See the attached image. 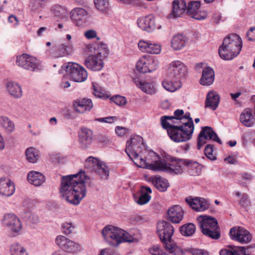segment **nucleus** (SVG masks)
Segmentation results:
<instances>
[{
    "mask_svg": "<svg viewBox=\"0 0 255 255\" xmlns=\"http://www.w3.org/2000/svg\"><path fill=\"white\" fill-rule=\"evenodd\" d=\"M238 255H255V245L246 248L240 247L238 249Z\"/></svg>",
    "mask_w": 255,
    "mask_h": 255,
    "instance_id": "46",
    "label": "nucleus"
},
{
    "mask_svg": "<svg viewBox=\"0 0 255 255\" xmlns=\"http://www.w3.org/2000/svg\"><path fill=\"white\" fill-rule=\"evenodd\" d=\"M56 243L63 251L69 253H77L82 249L79 244L61 235L57 236L56 239Z\"/></svg>",
    "mask_w": 255,
    "mask_h": 255,
    "instance_id": "12",
    "label": "nucleus"
},
{
    "mask_svg": "<svg viewBox=\"0 0 255 255\" xmlns=\"http://www.w3.org/2000/svg\"><path fill=\"white\" fill-rule=\"evenodd\" d=\"M139 49L144 52L150 54H158L161 51L160 46L152 43L150 41L140 40L138 44Z\"/></svg>",
    "mask_w": 255,
    "mask_h": 255,
    "instance_id": "24",
    "label": "nucleus"
},
{
    "mask_svg": "<svg viewBox=\"0 0 255 255\" xmlns=\"http://www.w3.org/2000/svg\"><path fill=\"white\" fill-rule=\"evenodd\" d=\"M102 98V97H99ZM105 99H109L111 102H113L118 106H124L127 103V100L125 97H104Z\"/></svg>",
    "mask_w": 255,
    "mask_h": 255,
    "instance_id": "47",
    "label": "nucleus"
},
{
    "mask_svg": "<svg viewBox=\"0 0 255 255\" xmlns=\"http://www.w3.org/2000/svg\"><path fill=\"white\" fill-rule=\"evenodd\" d=\"M86 67L93 71H100L104 67L103 59L92 54L87 57L84 61Z\"/></svg>",
    "mask_w": 255,
    "mask_h": 255,
    "instance_id": "18",
    "label": "nucleus"
},
{
    "mask_svg": "<svg viewBox=\"0 0 255 255\" xmlns=\"http://www.w3.org/2000/svg\"><path fill=\"white\" fill-rule=\"evenodd\" d=\"M207 139H212L220 144H222V141L213 128L208 126L203 127L198 136L197 148L198 149H201V147L206 142V140Z\"/></svg>",
    "mask_w": 255,
    "mask_h": 255,
    "instance_id": "11",
    "label": "nucleus"
},
{
    "mask_svg": "<svg viewBox=\"0 0 255 255\" xmlns=\"http://www.w3.org/2000/svg\"><path fill=\"white\" fill-rule=\"evenodd\" d=\"M142 138L139 136L131 137L130 140L127 143L126 152L128 157L138 167L148 169L154 171L161 172H175L180 173V168L174 169V166H168L165 160L161 159L156 155L157 159L153 163H148L142 157L139 155L141 150Z\"/></svg>",
    "mask_w": 255,
    "mask_h": 255,
    "instance_id": "1",
    "label": "nucleus"
},
{
    "mask_svg": "<svg viewBox=\"0 0 255 255\" xmlns=\"http://www.w3.org/2000/svg\"><path fill=\"white\" fill-rule=\"evenodd\" d=\"M96 8L102 12H106L109 9L108 0H94Z\"/></svg>",
    "mask_w": 255,
    "mask_h": 255,
    "instance_id": "44",
    "label": "nucleus"
},
{
    "mask_svg": "<svg viewBox=\"0 0 255 255\" xmlns=\"http://www.w3.org/2000/svg\"><path fill=\"white\" fill-rule=\"evenodd\" d=\"M134 82L145 93L150 95H152L154 93L155 88L152 84L147 82L142 83L136 79L134 80Z\"/></svg>",
    "mask_w": 255,
    "mask_h": 255,
    "instance_id": "35",
    "label": "nucleus"
},
{
    "mask_svg": "<svg viewBox=\"0 0 255 255\" xmlns=\"http://www.w3.org/2000/svg\"><path fill=\"white\" fill-rule=\"evenodd\" d=\"M207 12L206 11H197L191 16L193 18L197 20L205 19L207 16Z\"/></svg>",
    "mask_w": 255,
    "mask_h": 255,
    "instance_id": "54",
    "label": "nucleus"
},
{
    "mask_svg": "<svg viewBox=\"0 0 255 255\" xmlns=\"http://www.w3.org/2000/svg\"><path fill=\"white\" fill-rule=\"evenodd\" d=\"M128 131V129L124 127L118 126L116 128L115 131L119 136H123Z\"/></svg>",
    "mask_w": 255,
    "mask_h": 255,
    "instance_id": "60",
    "label": "nucleus"
},
{
    "mask_svg": "<svg viewBox=\"0 0 255 255\" xmlns=\"http://www.w3.org/2000/svg\"><path fill=\"white\" fill-rule=\"evenodd\" d=\"M65 67V71L70 79L76 82L85 81L88 76L85 69L79 64L74 63H68Z\"/></svg>",
    "mask_w": 255,
    "mask_h": 255,
    "instance_id": "9",
    "label": "nucleus"
},
{
    "mask_svg": "<svg viewBox=\"0 0 255 255\" xmlns=\"http://www.w3.org/2000/svg\"><path fill=\"white\" fill-rule=\"evenodd\" d=\"M91 51L94 50L93 54L95 55L98 56L102 58H105L109 52L107 46L104 44H98L94 46L90 47Z\"/></svg>",
    "mask_w": 255,
    "mask_h": 255,
    "instance_id": "31",
    "label": "nucleus"
},
{
    "mask_svg": "<svg viewBox=\"0 0 255 255\" xmlns=\"http://www.w3.org/2000/svg\"><path fill=\"white\" fill-rule=\"evenodd\" d=\"M240 122L245 126L252 127L254 122V117L252 111L249 108L245 109L241 113L240 117Z\"/></svg>",
    "mask_w": 255,
    "mask_h": 255,
    "instance_id": "27",
    "label": "nucleus"
},
{
    "mask_svg": "<svg viewBox=\"0 0 255 255\" xmlns=\"http://www.w3.org/2000/svg\"><path fill=\"white\" fill-rule=\"evenodd\" d=\"M0 125L8 133L12 132L15 129L14 124L6 117H0Z\"/></svg>",
    "mask_w": 255,
    "mask_h": 255,
    "instance_id": "34",
    "label": "nucleus"
},
{
    "mask_svg": "<svg viewBox=\"0 0 255 255\" xmlns=\"http://www.w3.org/2000/svg\"><path fill=\"white\" fill-rule=\"evenodd\" d=\"M9 252L10 255H29L25 248L18 244L11 245Z\"/></svg>",
    "mask_w": 255,
    "mask_h": 255,
    "instance_id": "37",
    "label": "nucleus"
},
{
    "mask_svg": "<svg viewBox=\"0 0 255 255\" xmlns=\"http://www.w3.org/2000/svg\"><path fill=\"white\" fill-rule=\"evenodd\" d=\"M84 35L88 39H92L97 36V33L95 30H89L85 32Z\"/></svg>",
    "mask_w": 255,
    "mask_h": 255,
    "instance_id": "61",
    "label": "nucleus"
},
{
    "mask_svg": "<svg viewBox=\"0 0 255 255\" xmlns=\"http://www.w3.org/2000/svg\"><path fill=\"white\" fill-rule=\"evenodd\" d=\"M157 232L164 249L170 255H184L183 252L172 240L174 229L167 221H160L157 225Z\"/></svg>",
    "mask_w": 255,
    "mask_h": 255,
    "instance_id": "3",
    "label": "nucleus"
},
{
    "mask_svg": "<svg viewBox=\"0 0 255 255\" xmlns=\"http://www.w3.org/2000/svg\"><path fill=\"white\" fill-rule=\"evenodd\" d=\"M87 17V11L82 8H76L71 12V18L72 20L76 22L77 26L82 25L83 21H84Z\"/></svg>",
    "mask_w": 255,
    "mask_h": 255,
    "instance_id": "25",
    "label": "nucleus"
},
{
    "mask_svg": "<svg viewBox=\"0 0 255 255\" xmlns=\"http://www.w3.org/2000/svg\"><path fill=\"white\" fill-rule=\"evenodd\" d=\"M93 86L94 96H109L105 90L96 85V84H93Z\"/></svg>",
    "mask_w": 255,
    "mask_h": 255,
    "instance_id": "53",
    "label": "nucleus"
},
{
    "mask_svg": "<svg viewBox=\"0 0 255 255\" xmlns=\"http://www.w3.org/2000/svg\"><path fill=\"white\" fill-rule=\"evenodd\" d=\"M5 86L7 92L11 96H21L22 94L21 86L14 81L7 80Z\"/></svg>",
    "mask_w": 255,
    "mask_h": 255,
    "instance_id": "28",
    "label": "nucleus"
},
{
    "mask_svg": "<svg viewBox=\"0 0 255 255\" xmlns=\"http://www.w3.org/2000/svg\"><path fill=\"white\" fill-rule=\"evenodd\" d=\"M90 180L85 172L63 176L61 180L60 193L62 197L73 205H78L86 195L85 182Z\"/></svg>",
    "mask_w": 255,
    "mask_h": 255,
    "instance_id": "2",
    "label": "nucleus"
},
{
    "mask_svg": "<svg viewBox=\"0 0 255 255\" xmlns=\"http://www.w3.org/2000/svg\"><path fill=\"white\" fill-rule=\"evenodd\" d=\"M238 250L236 251H232L229 249H222L220 252V255H238Z\"/></svg>",
    "mask_w": 255,
    "mask_h": 255,
    "instance_id": "55",
    "label": "nucleus"
},
{
    "mask_svg": "<svg viewBox=\"0 0 255 255\" xmlns=\"http://www.w3.org/2000/svg\"><path fill=\"white\" fill-rule=\"evenodd\" d=\"M155 187L160 191L164 192L168 187V183L166 179L161 177H152L150 178Z\"/></svg>",
    "mask_w": 255,
    "mask_h": 255,
    "instance_id": "32",
    "label": "nucleus"
},
{
    "mask_svg": "<svg viewBox=\"0 0 255 255\" xmlns=\"http://www.w3.org/2000/svg\"><path fill=\"white\" fill-rule=\"evenodd\" d=\"M41 69V61L39 59L33 57V71L35 70H40Z\"/></svg>",
    "mask_w": 255,
    "mask_h": 255,
    "instance_id": "56",
    "label": "nucleus"
},
{
    "mask_svg": "<svg viewBox=\"0 0 255 255\" xmlns=\"http://www.w3.org/2000/svg\"><path fill=\"white\" fill-rule=\"evenodd\" d=\"M45 181V178L43 174L38 171H33V185L39 186Z\"/></svg>",
    "mask_w": 255,
    "mask_h": 255,
    "instance_id": "45",
    "label": "nucleus"
},
{
    "mask_svg": "<svg viewBox=\"0 0 255 255\" xmlns=\"http://www.w3.org/2000/svg\"><path fill=\"white\" fill-rule=\"evenodd\" d=\"M4 225L8 227L14 233H17L21 229L22 225L19 219L14 214H5L2 220Z\"/></svg>",
    "mask_w": 255,
    "mask_h": 255,
    "instance_id": "16",
    "label": "nucleus"
},
{
    "mask_svg": "<svg viewBox=\"0 0 255 255\" xmlns=\"http://www.w3.org/2000/svg\"><path fill=\"white\" fill-rule=\"evenodd\" d=\"M200 2L198 0L190 1L189 2L186 9L187 13L190 16L195 12H197L200 7Z\"/></svg>",
    "mask_w": 255,
    "mask_h": 255,
    "instance_id": "41",
    "label": "nucleus"
},
{
    "mask_svg": "<svg viewBox=\"0 0 255 255\" xmlns=\"http://www.w3.org/2000/svg\"><path fill=\"white\" fill-rule=\"evenodd\" d=\"M197 221L204 235L214 240L220 238V228L216 219L209 216L202 215L199 216Z\"/></svg>",
    "mask_w": 255,
    "mask_h": 255,
    "instance_id": "6",
    "label": "nucleus"
},
{
    "mask_svg": "<svg viewBox=\"0 0 255 255\" xmlns=\"http://www.w3.org/2000/svg\"><path fill=\"white\" fill-rule=\"evenodd\" d=\"M186 38L182 34L175 35L172 39L171 44L172 47L175 50L181 49L186 44Z\"/></svg>",
    "mask_w": 255,
    "mask_h": 255,
    "instance_id": "30",
    "label": "nucleus"
},
{
    "mask_svg": "<svg viewBox=\"0 0 255 255\" xmlns=\"http://www.w3.org/2000/svg\"><path fill=\"white\" fill-rule=\"evenodd\" d=\"M163 87L167 91L173 92L179 89L182 85L180 80L173 83L171 81H163L162 83Z\"/></svg>",
    "mask_w": 255,
    "mask_h": 255,
    "instance_id": "36",
    "label": "nucleus"
},
{
    "mask_svg": "<svg viewBox=\"0 0 255 255\" xmlns=\"http://www.w3.org/2000/svg\"><path fill=\"white\" fill-rule=\"evenodd\" d=\"M105 240L112 246H118L123 242L131 243L134 238L128 232L112 225L106 226L102 230Z\"/></svg>",
    "mask_w": 255,
    "mask_h": 255,
    "instance_id": "5",
    "label": "nucleus"
},
{
    "mask_svg": "<svg viewBox=\"0 0 255 255\" xmlns=\"http://www.w3.org/2000/svg\"><path fill=\"white\" fill-rule=\"evenodd\" d=\"M15 192V185L12 181L6 177L0 178V194L10 196Z\"/></svg>",
    "mask_w": 255,
    "mask_h": 255,
    "instance_id": "21",
    "label": "nucleus"
},
{
    "mask_svg": "<svg viewBox=\"0 0 255 255\" xmlns=\"http://www.w3.org/2000/svg\"><path fill=\"white\" fill-rule=\"evenodd\" d=\"M39 151L33 148V163H36L40 158Z\"/></svg>",
    "mask_w": 255,
    "mask_h": 255,
    "instance_id": "63",
    "label": "nucleus"
},
{
    "mask_svg": "<svg viewBox=\"0 0 255 255\" xmlns=\"http://www.w3.org/2000/svg\"><path fill=\"white\" fill-rule=\"evenodd\" d=\"M68 46L64 44L58 45L55 50V54L57 57H63L69 54Z\"/></svg>",
    "mask_w": 255,
    "mask_h": 255,
    "instance_id": "49",
    "label": "nucleus"
},
{
    "mask_svg": "<svg viewBox=\"0 0 255 255\" xmlns=\"http://www.w3.org/2000/svg\"><path fill=\"white\" fill-rule=\"evenodd\" d=\"M53 13L55 17L62 19L66 17V11L65 9L60 6H55L52 10Z\"/></svg>",
    "mask_w": 255,
    "mask_h": 255,
    "instance_id": "48",
    "label": "nucleus"
},
{
    "mask_svg": "<svg viewBox=\"0 0 255 255\" xmlns=\"http://www.w3.org/2000/svg\"><path fill=\"white\" fill-rule=\"evenodd\" d=\"M17 64L24 69H29L32 67V56L26 54L17 56Z\"/></svg>",
    "mask_w": 255,
    "mask_h": 255,
    "instance_id": "29",
    "label": "nucleus"
},
{
    "mask_svg": "<svg viewBox=\"0 0 255 255\" xmlns=\"http://www.w3.org/2000/svg\"><path fill=\"white\" fill-rule=\"evenodd\" d=\"M230 234L232 240L240 243H247L252 239V236L249 232L240 227L232 228Z\"/></svg>",
    "mask_w": 255,
    "mask_h": 255,
    "instance_id": "13",
    "label": "nucleus"
},
{
    "mask_svg": "<svg viewBox=\"0 0 255 255\" xmlns=\"http://www.w3.org/2000/svg\"><path fill=\"white\" fill-rule=\"evenodd\" d=\"M101 162L98 158L90 156L85 161V167L91 171H95Z\"/></svg>",
    "mask_w": 255,
    "mask_h": 255,
    "instance_id": "39",
    "label": "nucleus"
},
{
    "mask_svg": "<svg viewBox=\"0 0 255 255\" xmlns=\"http://www.w3.org/2000/svg\"><path fill=\"white\" fill-rule=\"evenodd\" d=\"M170 128L168 129V135L175 142H185L190 139L192 136L193 131L181 124Z\"/></svg>",
    "mask_w": 255,
    "mask_h": 255,
    "instance_id": "8",
    "label": "nucleus"
},
{
    "mask_svg": "<svg viewBox=\"0 0 255 255\" xmlns=\"http://www.w3.org/2000/svg\"><path fill=\"white\" fill-rule=\"evenodd\" d=\"M168 220L173 223H179L183 219L184 212L181 206L174 205L167 211Z\"/></svg>",
    "mask_w": 255,
    "mask_h": 255,
    "instance_id": "22",
    "label": "nucleus"
},
{
    "mask_svg": "<svg viewBox=\"0 0 255 255\" xmlns=\"http://www.w3.org/2000/svg\"><path fill=\"white\" fill-rule=\"evenodd\" d=\"M213 145L211 144H207L204 150L205 155L208 159L211 160H215L216 157L213 155Z\"/></svg>",
    "mask_w": 255,
    "mask_h": 255,
    "instance_id": "52",
    "label": "nucleus"
},
{
    "mask_svg": "<svg viewBox=\"0 0 255 255\" xmlns=\"http://www.w3.org/2000/svg\"><path fill=\"white\" fill-rule=\"evenodd\" d=\"M62 229L64 234L68 235L73 233L75 226L71 223L66 222L62 225Z\"/></svg>",
    "mask_w": 255,
    "mask_h": 255,
    "instance_id": "51",
    "label": "nucleus"
},
{
    "mask_svg": "<svg viewBox=\"0 0 255 255\" xmlns=\"http://www.w3.org/2000/svg\"><path fill=\"white\" fill-rule=\"evenodd\" d=\"M187 7L186 3L184 0H174L172 2V9L169 18H177L180 17L185 12Z\"/></svg>",
    "mask_w": 255,
    "mask_h": 255,
    "instance_id": "23",
    "label": "nucleus"
},
{
    "mask_svg": "<svg viewBox=\"0 0 255 255\" xmlns=\"http://www.w3.org/2000/svg\"><path fill=\"white\" fill-rule=\"evenodd\" d=\"M167 159L170 162H175L174 163H167L168 166L173 167L174 168H178V167L181 169V172L180 173H176L175 172H167L171 174H181L183 172V169L182 168L181 165L184 166V169L186 170L189 174L191 176H197L199 175L201 172V166L196 162H192L187 159H181L176 158L174 157H170Z\"/></svg>",
    "mask_w": 255,
    "mask_h": 255,
    "instance_id": "7",
    "label": "nucleus"
},
{
    "mask_svg": "<svg viewBox=\"0 0 255 255\" xmlns=\"http://www.w3.org/2000/svg\"><path fill=\"white\" fill-rule=\"evenodd\" d=\"M242 48L241 38L236 34H231L224 39L219 47L218 52L220 57L225 60H230L236 57Z\"/></svg>",
    "mask_w": 255,
    "mask_h": 255,
    "instance_id": "4",
    "label": "nucleus"
},
{
    "mask_svg": "<svg viewBox=\"0 0 255 255\" xmlns=\"http://www.w3.org/2000/svg\"><path fill=\"white\" fill-rule=\"evenodd\" d=\"M184 112L182 110H177L174 112V119L178 121H181V118L180 117L183 116Z\"/></svg>",
    "mask_w": 255,
    "mask_h": 255,
    "instance_id": "62",
    "label": "nucleus"
},
{
    "mask_svg": "<svg viewBox=\"0 0 255 255\" xmlns=\"http://www.w3.org/2000/svg\"><path fill=\"white\" fill-rule=\"evenodd\" d=\"M185 201L193 210L197 212H203L209 208V204L203 198L189 196L185 198Z\"/></svg>",
    "mask_w": 255,
    "mask_h": 255,
    "instance_id": "15",
    "label": "nucleus"
},
{
    "mask_svg": "<svg viewBox=\"0 0 255 255\" xmlns=\"http://www.w3.org/2000/svg\"><path fill=\"white\" fill-rule=\"evenodd\" d=\"M99 255H118L115 252L110 248L103 249Z\"/></svg>",
    "mask_w": 255,
    "mask_h": 255,
    "instance_id": "59",
    "label": "nucleus"
},
{
    "mask_svg": "<svg viewBox=\"0 0 255 255\" xmlns=\"http://www.w3.org/2000/svg\"><path fill=\"white\" fill-rule=\"evenodd\" d=\"M157 65V62L153 59L143 56L138 60L136 68L137 71L145 73L155 70Z\"/></svg>",
    "mask_w": 255,
    "mask_h": 255,
    "instance_id": "14",
    "label": "nucleus"
},
{
    "mask_svg": "<svg viewBox=\"0 0 255 255\" xmlns=\"http://www.w3.org/2000/svg\"><path fill=\"white\" fill-rule=\"evenodd\" d=\"M195 226L192 223L185 224L180 228L181 234L184 236H192L195 232Z\"/></svg>",
    "mask_w": 255,
    "mask_h": 255,
    "instance_id": "40",
    "label": "nucleus"
},
{
    "mask_svg": "<svg viewBox=\"0 0 255 255\" xmlns=\"http://www.w3.org/2000/svg\"><path fill=\"white\" fill-rule=\"evenodd\" d=\"M25 155L27 160L29 162H32V147H30L26 149L25 151Z\"/></svg>",
    "mask_w": 255,
    "mask_h": 255,
    "instance_id": "64",
    "label": "nucleus"
},
{
    "mask_svg": "<svg viewBox=\"0 0 255 255\" xmlns=\"http://www.w3.org/2000/svg\"><path fill=\"white\" fill-rule=\"evenodd\" d=\"M94 172L98 174L103 179L107 178L109 175V170L108 167L102 161Z\"/></svg>",
    "mask_w": 255,
    "mask_h": 255,
    "instance_id": "42",
    "label": "nucleus"
},
{
    "mask_svg": "<svg viewBox=\"0 0 255 255\" xmlns=\"http://www.w3.org/2000/svg\"><path fill=\"white\" fill-rule=\"evenodd\" d=\"M93 105L91 99L86 98L78 99L73 102V107L74 111L79 114H83L86 111H89Z\"/></svg>",
    "mask_w": 255,
    "mask_h": 255,
    "instance_id": "19",
    "label": "nucleus"
},
{
    "mask_svg": "<svg viewBox=\"0 0 255 255\" xmlns=\"http://www.w3.org/2000/svg\"><path fill=\"white\" fill-rule=\"evenodd\" d=\"M140 193L141 195L137 203L139 205H143L147 203L150 200L151 197L148 195V193H151V189L148 187L142 186Z\"/></svg>",
    "mask_w": 255,
    "mask_h": 255,
    "instance_id": "33",
    "label": "nucleus"
},
{
    "mask_svg": "<svg viewBox=\"0 0 255 255\" xmlns=\"http://www.w3.org/2000/svg\"><path fill=\"white\" fill-rule=\"evenodd\" d=\"M187 73L185 64L179 60L171 62L167 69V75L173 79H180L183 78Z\"/></svg>",
    "mask_w": 255,
    "mask_h": 255,
    "instance_id": "10",
    "label": "nucleus"
},
{
    "mask_svg": "<svg viewBox=\"0 0 255 255\" xmlns=\"http://www.w3.org/2000/svg\"><path fill=\"white\" fill-rule=\"evenodd\" d=\"M248 39L250 41L255 40V27H251L247 34Z\"/></svg>",
    "mask_w": 255,
    "mask_h": 255,
    "instance_id": "57",
    "label": "nucleus"
},
{
    "mask_svg": "<svg viewBox=\"0 0 255 255\" xmlns=\"http://www.w3.org/2000/svg\"><path fill=\"white\" fill-rule=\"evenodd\" d=\"M215 73L213 69L207 67L203 69L200 83L204 86L211 85L214 81Z\"/></svg>",
    "mask_w": 255,
    "mask_h": 255,
    "instance_id": "26",
    "label": "nucleus"
},
{
    "mask_svg": "<svg viewBox=\"0 0 255 255\" xmlns=\"http://www.w3.org/2000/svg\"><path fill=\"white\" fill-rule=\"evenodd\" d=\"M180 123L181 125L194 131V125L192 118L190 117V113H187L183 118H181Z\"/></svg>",
    "mask_w": 255,
    "mask_h": 255,
    "instance_id": "43",
    "label": "nucleus"
},
{
    "mask_svg": "<svg viewBox=\"0 0 255 255\" xmlns=\"http://www.w3.org/2000/svg\"><path fill=\"white\" fill-rule=\"evenodd\" d=\"M137 24L139 28L147 32L152 31L156 28L154 17L152 14L139 18Z\"/></svg>",
    "mask_w": 255,
    "mask_h": 255,
    "instance_id": "20",
    "label": "nucleus"
},
{
    "mask_svg": "<svg viewBox=\"0 0 255 255\" xmlns=\"http://www.w3.org/2000/svg\"><path fill=\"white\" fill-rule=\"evenodd\" d=\"M174 117L173 116H163L161 118L160 121H161V124L162 127V128L164 129H166L167 130V132H168V129H169L172 126H174L175 125L172 124V123H170L169 122H167V120H173L174 119Z\"/></svg>",
    "mask_w": 255,
    "mask_h": 255,
    "instance_id": "50",
    "label": "nucleus"
},
{
    "mask_svg": "<svg viewBox=\"0 0 255 255\" xmlns=\"http://www.w3.org/2000/svg\"><path fill=\"white\" fill-rule=\"evenodd\" d=\"M237 107H241L245 103V100L242 97H232Z\"/></svg>",
    "mask_w": 255,
    "mask_h": 255,
    "instance_id": "58",
    "label": "nucleus"
},
{
    "mask_svg": "<svg viewBox=\"0 0 255 255\" xmlns=\"http://www.w3.org/2000/svg\"><path fill=\"white\" fill-rule=\"evenodd\" d=\"M92 130L82 128L79 132V141L81 148L86 149L91 144L93 140Z\"/></svg>",
    "mask_w": 255,
    "mask_h": 255,
    "instance_id": "17",
    "label": "nucleus"
},
{
    "mask_svg": "<svg viewBox=\"0 0 255 255\" xmlns=\"http://www.w3.org/2000/svg\"><path fill=\"white\" fill-rule=\"evenodd\" d=\"M220 102V97H206L205 108L215 111L218 108Z\"/></svg>",
    "mask_w": 255,
    "mask_h": 255,
    "instance_id": "38",
    "label": "nucleus"
}]
</instances>
